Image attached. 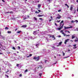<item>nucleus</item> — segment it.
<instances>
[{
    "label": "nucleus",
    "instance_id": "nucleus-56",
    "mask_svg": "<svg viewBox=\"0 0 78 78\" xmlns=\"http://www.w3.org/2000/svg\"><path fill=\"white\" fill-rule=\"evenodd\" d=\"M52 48H55V47H52Z\"/></svg>",
    "mask_w": 78,
    "mask_h": 78
},
{
    "label": "nucleus",
    "instance_id": "nucleus-30",
    "mask_svg": "<svg viewBox=\"0 0 78 78\" xmlns=\"http://www.w3.org/2000/svg\"><path fill=\"white\" fill-rule=\"evenodd\" d=\"M34 19L35 20H37V18L34 17Z\"/></svg>",
    "mask_w": 78,
    "mask_h": 78
},
{
    "label": "nucleus",
    "instance_id": "nucleus-45",
    "mask_svg": "<svg viewBox=\"0 0 78 78\" xmlns=\"http://www.w3.org/2000/svg\"><path fill=\"white\" fill-rule=\"evenodd\" d=\"M18 48H19V49H20V46H18Z\"/></svg>",
    "mask_w": 78,
    "mask_h": 78
},
{
    "label": "nucleus",
    "instance_id": "nucleus-14",
    "mask_svg": "<svg viewBox=\"0 0 78 78\" xmlns=\"http://www.w3.org/2000/svg\"><path fill=\"white\" fill-rule=\"evenodd\" d=\"M23 28H25L27 27V25H23L22 26Z\"/></svg>",
    "mask_w": 78,
    "mask_h": 78
},
{
    "label": "nucleus",
    "instance_id": "nucleus-47",
    "mask_svg": "<svg viewBox=\"0 0 78 78\" xmlns=\"http://www.w3.org/2000/svg\"><path fill=\"white\" fill-rule=\"evenodd\" d=\"M38 11L39 12H41V10H38Z\"/></svg>",
    "mask_w": 78,
    "mask_h": 78
},
{
    "label": "nucleus",
    "instance_id": "nucleus-63",
    "mask_svg": "<svg viewBox=\"0 0 78 78\" xmlns=\"http://www.w3.org/2000/svg\"><path fill=\"white\" fill-rule=\"evenodd\" d=\"M77 12H78V7L77 8Z\"/></svg>",
    "mask_w": 78,
    "mask_h": 78
},
{
    "label": "nucleus",
    "instance_id": "nucleus-4",
    "mask_svg": "<svg viewBox=\"0 0 78 78\" xmlns=\"http://www.w3.org/2000/svg\"><path fill=\"white\" fill-rule=\"evenodd\" d=\"M69 40H70L68 39L65 40L64 42V44H67V42H69Z\"/></svg>",
    "mask_w": 78,
    "mask_h": 78
},
{
    "label": "nucleus",
    "instance_id": "nucleus-27",
    "mask_svg": "<svg viewBox=\"0 0 78 78\" xmlns=\"http://www.w3.org/2000/svg\"><path fill=\"white\" fill-rule=\"evenodd\" d=\"M74 22H75V21H74L73 20H72L71 21V23H74Z\"/></svg>",
    "mask_w": 78,
    "mask_h": 78
},
{
    "label": "nucleus",
    "instance_id": "nucleus-21",
    "mask_svg": "<svg viewBox=\"0 0 78 78\" xmlns=\"http://www.w3.org/2000/svg\"><path fill=\"white\" fill-rule=\"evenodd\" d=\"M72 9H73V8H72V7H71L70 9V10L71 11H72Z\"/></svg>",
    "mask_w": 78,
    "mask_h": 78
},
{
    "label": "nucleus",
    "instance_id": "nucleus-40",
    "mask_svg": "<svg viewBox=\"0 0 78 78\" xmlns=\"http://www.w3.org/2000/svg\"><path fill=\"white\" fill-rule=\"evenodd\" d=\"M19 66V64H17L16 65V66L17 67H18Z\"/></svg>",
    "mask_w": 78,
    "mask_h": 78
},
{
    "label": "nucleus",
    "instance_id": "nucleus-17",
    "mask_svg": "<svg viewBox=\"0 0 78 78\" xmlns=\"http://www.w3.org/2000/svg\"><path fill=\"white\" fill-rule=\"evenodd\" d=\"M41 4L38 5V8H40L41 7Z\"/></svg>",
    "mask_w": 78,
    "mask_h": 78
},
{
    "label": "nucleus",
    "instance_id": "nucleus-34",
    "mask_svg": "<svg viewBox=\"0 0 78 78\" xmlns=\"http://www.w3.org/2000/svg\"><path fill=\"white\" fill-rule=\"evenodd\" d=\"M42 15H38V17H42Z\"/></svg>",
    "mask_w": 78,
    "mask_h": 78
},
{
    "label": "nucleus",
    "instance_id": "nucleus-31",
    "mask_svg": "<svg viewBox=\"0 0 78 78\" xmlns=\"http://www.w3.org/2000/svg\"><path fill=\"white\" fill-rule=\"evenodd\" d=\"M76 48H77V47H73V48H74V49Z\"/></svg>",
    "mask_w": 78,
    "mask_h": 78
},
{
    "label": "nucleus",
    "instance_id": "nucleus-8",
    "mask_svg": "<svg viewBox=\"0 0 78 78\" xmlns=\"http://www.w3.org/2000/svg\"><path fill=\"white\" fill-rule=\"evenodd\" d=\"M75 37V35L74 34L73 35H72V39H74Z\"/></svg>",
    "mask_w": 78,
    "mask_h": 78
},
{
    "label": "nucleus",
    "instance_id": "nucleus-33",
    "mask_svg": "<svg viewBox=\"0 0 78 78\" xmlns=\"http://www.w3.org/2000/svg\"><path fill=\"white\" fill-rule=\"evenodd\" d=\"M70 56H68V57H65L64 58V59L65 58H69V57Z\"/></svg>",
    "mask_w": 78,
    "mask_h": 78
},
{
    "label": "nucleus",
    "instance_id": "nucleus-52",
    "mask_svg": "<svg viewBox=\"0 0 78 78\" xmlns=\"http://www.w3.org/2000/svg\"><path fill=\"white\" fill-rule=\"evenodd\" d=\"M67 8H69V5H67Z\"/></svg>",
    "mask_w": 78,
    "mask_h": 78
},
{
    "label": "nucleus",
    "instance_id": "nucleus-44",
    "mask_svg": "<svg viewBox=\"0 0 78 78\" xmlns=\"http://www.w3.org/2000/svg\"><path fill=\"white\" fill-rule=\"evenodd\" d=\"M30 55H28V56H27V58H30Z\"/></svg>",
    "mask_w": 78,
    "mask_h": 78
},
{
    "label": "nucleus",
    "instance_id": "nucleus-12",
    "mask_svg": "<svg viewBox=\"0 0 78 78\" xmlns=\"http://www.w3.org/2000/svg\"><path fill=\"white\" fill-rule=\"evenodd\" d=\"M62 41L60 42L59 43V45H61L62 44Z\"/></svg>",
    "mask_w": 78,
    "mask_h": 78
},
{
    "label": "nucleus",
    "instance_id": "nucleus-62",
    "mask_svg": "<svg viewBox=\"0 0 78 78\" xmlns=\"http://www.w3.org/2000/svg\"><path fill=\"white\" fill-rule=\"evenodd\" d=\"M76 2L78 3V0H76Z\"/></svg>",
    "mask_w": 78,
    "mask_h": 78
},
{
    "label": "nucleus",
    "instance_id": "nucleus-37",
    "mask_svg": "<svg viewBox=\"0 0 78 78\" xmlns=\"http://www.w3.org/2000/svg\"><path fill=\"white\" fill-rule=\"evenodd\" d=\"M58 12H61V10L60 9L58 10Z\"/></svg>",
    "mask_w": 78,
    "mask_h": 78
},
{
    "label": "nucleus",
    "instance_id": "nucleus-50",
    "mask_svg": "<svg viewBox=\"0 0 78 78\" xmlns=\"http://www.w3.org/2000/svg\"><path fill=\"white\" fill-rule=\"evenodd\" d=\"M27 19V18H24L23 20H25V19Z\"/></svg>",
    "mask_w": 78,
    "mask_h": 78
},
{
    "label": "nucleus",
    "instance_id": "nucleus-32",
    "mask_svg": "<svg viewBox=\"0 0 78 78\" xmlns=\"http://www.w3.org/2000/svg\"><path fill=\"white\" fill-rule=\"evenodd\" d=\"M32 54H30L29 55V56L30 57H31L32 56Z\"/></svg>",
    "mask_w": 78,
    "mask_h": 78
},
{
    "label": "nucleus",
    "instance_id": "nucleus-1",
    "mask_svg": "<svg viewBox=\"0 0 78 78\" xmlns=\"http://www.w3.org/2000/svg\"><path fill=\"white\" fill-rule=\"evenodd\" d=\"M39 56H38L37 57H34L33 58L34 59L35 61H37L39 60Z\"/></svg>",
    "mask_w": 78,
    "mask_h": 78
},
{
    "label": "nucleus",
    "instance_id": "nucleus-64",
    "mask_svg": "<svg viewBox=\"0 0 78 78\" xmlns=\"http://www.w3.org/2000/svg\"><path fill=\"white\" fill-rule=\"evenodd\" d=\"M68 51H70V50H68Z\"/></svg>",
    "mask_w": 78,
    "mask_h": 78
},
{
    "label": "nucleus",
    "instance_id": "nucleus-10",
    "mask_svg": "<svg viewBox=\"0 0 78 78\" xmlns=\"http://www.w3.org/2000/svg\"><path fill=\"white\" fill-rule=\"evenodd\" d=\"M39 68H40V69H42V66L40 65L39 66V67L37 68V69H39Z\"/></svg>",
    "mask_w": 78,
    "mask_h": 78
},
{
    "label": "nucleus",
    "instance_id": "nucleus-6",
    "mask_svg": "<svg viewBox=\"0 0 78 78\" xmlns=\"http://www.w3.org/2000/svg\"><path fill=\"white\" fill-rule=\"evenodd\" d=\"M62 34H63L64 36H66V37H67V36H69L70 35H67L65 34H64V32L62 33Z\"/></svg>",
    "mask_w": 78,
    "mask_h": 78
},
{
    "label": "nucleus",
    "instance_id": "nucleus-46",
    "mask_svg": "<svg viewBox=\"0 0 78 78\" xmlns=\"http://www.w3.org/2000/svg\"><path fill=\"white\" fill-rule=\"evenodd\" d=\"M75 22H76L77 23V22H78V21L77 20H75Z\"/></svg>",
    "mask_w": 78,
    "mask_h": 78
},
{
    "label": "nucleus",
    "instance_id": "nucleus-23",
    "mask_svg": "<svg viewBox=\"0 0 78 78\" xmlns=\"http://www.w3.org/2000/svg\"><path fill=\"white\" fill-rule=\"evenodd\" d=\"M5 30H8V27H5Z\"/></svg>",
    "mask_w": 78,
    "mask_h": 78
},
{
    "label": "nucleus",
    "instance_id": "nucleus-5",
    "mask_svg": "<svg viewBox=\"0 0 78 78\" xmlns=\"http://www.w3.org/2000/svg\"><path fill=\"white\" fill-rule=\"evenodd\" d=\"M64 27L65 28V30H67V29H68V28H73V27L72 26H71L69 27Z\"/></svg>",
    "mask_w": 78,
    "mask_h": 78
},
{
    "label": "nucleus",
    "instance_id": "nucleus-41",
    "mask_svg": "<svg viewBox=\"0 0 78 78\" xmlns=\"http://www.w3.org/2000/svg\"><path fill=\"white\" fill-rule=\"evenodd\" d=\"M73 46H74V47H76V45L74 44L73 45Z\"/></svg>",
    "mask_w": 78,
    "mask_h": 78
},
{
    "label": "nucleus",
    "instance_id": "nucleus-59",
    "mask_svg": "<svg viewBox=\"0 0 78 78\" xmlns=\"http://www.w3.org/2000/svg\"><path fill=\"white\" fill-rule=\"evenodd\" d=\"M13 54L14 55H16V53H13Z\"/></svg>",
    "mask_w": 78,
    "mask_h": 78
},
{
    "label": "nucleus",
    "instance_id": "nucleus-39",
    "mask_svg": "<svg viewBox=\"0 0 78 78\" xmlns=\"http://www.w3.org/2000/svg\"><path fill=\"white\" fill-rule=\"evenodd\" d=\"M38 45H39V44H37L36 45V47H37Z\"/></svg>",
    "mask_w": 78,
    "mask_h": 78
},
{
    "label": "nucleus",
    "instance_id": "nucleus-60",
    "mask_svg": "<svg viewBox=\"0 0 78 78\" xmlns=\"http://www.w3.org/2000/svg\"><path fill=\"white\" fill-rule=\"evenodd\" d=\"M58 56H60L61 55H58Z\"/></svg>",
    "mask_w": 78,
    "mask_h": 78
},
{
    "label": "nucleus",
    "instance_id": "nucleus-9",
    "mask_svg": "<svg viewBox=\"0 0 78 78\" xmlns=\"http://www.w3.org/2000/svg\"><path fill=\"white\" fill-rule=\"evenodd\" d=\"M64 22V21L63 20H62L61 21V22L60 23V26H62V23H63V22Z\"/></svg>",
    "mask_w": 78,
    "mask_h": 78
},
{
    "label": "nucleus",
    "instance_id": "nucleus-11",
    "mask_svg": "<svg viewBox=\"0 0 78 78\" xmlns=\"http://www.w3.org/2000/svg\"><path fill=\"white\" fill-rule=\"evenodd\" d=\"M6 13H10V14H11L13 13L11 11V12H6Z\"/></svg>",
    "mask_w": 78,
    "mask_h": 78
},
{
    "label": "nucleus",
    "instance_id": "nucleus-53",
    "mask_svg": "<svg viewBox=\"0 0 78 78\" xmlns=\"http://www.w3.org/2000/svg\"><path fill=\"white\" fill-rule=\"evenodd\" d=\"M51 19H50L49 20V22H51Z\"/></svg>",
    "mask_w": 78,
    "mask_h": 78
},
{
    "label": "nucleus",
    "instance_id": "nucleus-15",
    "mask_svg": "<svg viewBox=\"0 0 78 78\" xmlns=\"http://www.w3.org/2000/svg\"><path fill=\"white\" fill-rule=\"evenodd\" d=\"M76 39H77L75 40V42H78V38H76Z\"/></svg>",
    "mask_w": 78,
    "mask_h": 78
},
{
    "label": "nucleus",
    "instance_id": "nucleus-19",
    "mask_svg": "<svg viewBox=\"0 0 78 78\" xmlns=\"http://www.w3.org/2000/svg\"><path fill=\"white\" fill-rule=\"evenodd\" d=\"M9 34L10 33H11V31H8L7 32Z\"/></svg>",
    "mask_w": 78,
    "mask_h": 78
},
{
    "label": "nucleus",
    "instance_id": "nucleus-25",
    "mask_svg": "<svg viewBox=\"0 0 78 78\" xmlns=\"http://www.w3.org/2000/svg\"><path fill=\"white\" fill-rule=\"evenodd\" d=\"M62 53L63 54V55L64 56V55H65V53H64V52H63V51H62Z\"/></svg>",
    "mask_w": 78,
    "mask_h": 78
},
{
    "label": "nucleus",
    "instance_id": "nucleus-29",
    "mask_svg": "<svg viewBox=\"0 0 78 78\" xmlns=\"http://www.w3.org/2000/svg\"><path fill=\"white\" fill-rule=\"evenodd\" d=\"M39 75L40 76H42V73L39 74Z\"/></svg>",
    "mask_w": 78,
    "mask_h": 78
},
{
    "label": "nucleus",
    "instance_id": "nucleus-58",
    "mask_svg": "<svg viewBox=\"0 0 78 78\" xmlns=\"http://www.w3.org/2000/svg\"><path fill=\"white\" fill-rule=\"evenodd\" d=\"M65 6H67V5H67V4H65Z\"/></svg>",
    "mask_w": 78,
    "mask_h": 78
},
{
    "label": "nucleus",
    "instance_id": "nucleus-55",
    "mask_svg": "<svg viewBox=\"0 0 78 78\" xmlns=\"http://www.w3.org/2000/svg\"><path fill=\"white\" fill-rule=\"evenodd\" d=\"M68 33H70V31H68V32H67Z\"/></svg>",
    "mask_w": 78,
    "mask_h": 78
},
{
    "label": "nucleus",
    "instance_id": "nucleus-61",
    "mask_svg": "<svg viewBox=\"0 0 78 78\" xmlns=\"http://www.w3.org/2000/svg\"><path fill=\"white\" fill-rule=\"evenodd\" d=\"M17 29L16 28V30H15V31H17Z\"/></svg>",
    "mask_w": 78,
    "mask_h": 78
},
{
    "label": "nucleus",
    "instance_id": "nucleus-22",
    "mask_svg": "<svg viewBox=\"0 0 78 78\" xmlns=\"http://www.w3.org/2000/svg\"><path fill=\"white\" fill-rule=\"evenodd\" d=\"M5 76H6L7 78H9V76L8 75L5 74Z\"/></svg>",
    "mask_w": 78,
    "mask_h": 78
},
{
    "label": "nucleus",
    "instance_id": "nucleus-42",
    "mask_svg": "<svg viewBox=\"0 0 78 78\" xmlns=\"http://www.w3.org/2000/svg\"><path fill=\"white\" fill-rule=\"evenodd\" d=\"M58 37H61V35H59V36H58Z\"/></svg>",
    "mask_w": 78,
    "mask_h": 78
},
{
    "label": "nucleus",
    "instance_id": "nucleus-13",
    "mask_svg": "<svg viewBox=\"0 0 78 78\" xmlns=\"http://www.w3.org/2000/svg\"><path fill=\"white\" fill-rule=\"evenodd\" d=\"M52 38H54L53 40H55V36L54 35L52 36Z\"/></svg>",
    "mask_w": 78,
    "mask_h": 78
},
{
    "label": "nucleus",
    "instance_id": "nucleus-2",
    "mask_svg": "<svg viewBox=\"0 0 78 78\" xmlns=\"http://www.w3.org/2000/svg\"><path fill=\"white\" fill-rule=\"evenodd\" d=\"M64 23H63L62 25L60 27H59L57 29H56V30H60L62 28H63V26H64Z\"/></svg>",
    "mask_w": 78,
    "mask_h": 78
},
{
    "label": "nucleus",
    "instance_id": "nucleus-57",
    "mask_svg": "<svg viewBox=\"0 0 78 78\" xmlns=\"http://www.w3.org/2000/svg\"><path fill=\"white\" fill-rule=\"evenodd\" d=\"M72 76H74V74H72Z\"/></svg>",
    "mask_w": 78,
    "mask_h": 78
},
{
    "label": "nucleus",
    "instance_id": "nucleus-24",
    "mask_svg": "<svg viewBox=\"0 0 78 78\" xmlns=\"http://www.w3.org/2000/svg\"><path fill=\"white\" fill-rule=\"evenodd\" d=\"M35 13H36L37 14H39V12H38L36 11H35Z\"/></svg>",
    "mask_w": 78,
    "mask_h": 78
},
{
    "label": "nucleus",
    "instance_id": "nucleus-20",
    "mask_svg": "<svg viewBox=\"0 0 78 78\" xmlns=\"http://www.w3.org/2000/svg\"><path fill=\"white\" fill-rule=\"evenodd\" d=\"M60 33H62H62H64L63 32V30H61L60 31Z\"/></svg>",
    "mask_w": 78,
    "mask_h": 78
},
{
    "label": "nucleus",
    "instance_id": "nucleus-54",
    "mask_svg": "<svg viewBox=\"0 0 78 78\" xmlns=\"http://www.w3.org/2000/svg\"><path fill=\"white\" fill-rule=\"evenodd\" d=\"M2 1L3 2H5V1H4V0H2Z\"/></svg>",
    "mask_w": 78,
    "mask_h": 78
},
{
    "label": "nucleus",
    "instance_id": "nucleus-16",
    "mask_svg": "<svg viewBox=\"0 0 78 78\" xmlns=\"http://www.w3.org/2000/svg\"><path fill=\"white\" fill-rule=\"evenodd\" d=\"M16 33H21V31H17Z\"/></svg>",
    "mask_w": 78,
    "mask_h": 78
},
{
    "label": "nucleus",
    "instance_id": "nucleus-28",
    "mask_svg": "<svg viewBox=\"0 0 78 78\" xmlns=\"http://www.w3.org/2000/svg\"><path fill=\"white\" fill-rule=\"evenodd\" d=\"M12 49H13V50H16V48H15L14 47H13Z\"/></svg>",
    "mask_w": 78,
    "mask_h": 78
},
{
    "label": "nucleus",
    "instance_id": "nucleus-49",
    "mask_svg": "<svg viewBox=\"0 0 78 78\" xmlns=\"http://www.w3.org/2000/svg\"><path fill=\"white\" fill-rule=\"evenodd\" d=\"M76 13V11L75 10V11H74V14H75Z\"/></svg>",
    "mask_w": 78,
    "mask_h": 78
},
{
    "label": "nucleus",
    "instance_id": "nucleus-18",
    "mask_svg": "<svg viewBox=\"0 0 78 78\" xmlns=\"http://www.w3.org/2000/svg\"><path fill=\"white\" fill-rule=\"evenodd\" d=\"M48 2H49V3H50L51 2V0H47Z\"/></svg>",
    "mask_w": 78,
    "mask_h": 78
},
{
    "label": "nucleus",
    "instance_id": "nucleus-48",
    "mask_svg": "<svg viewBox=\"0 0 78 78\" xmlns=\"http://www.w3.org/2000/svg\"><path fill=\"white\" fill-rule=\"evenodd\" d=\"M39 19H40V20H43V19L42 18H40Z\"/></svg>",
    "mask_w": 78,
    "mask_h": 78
},
{
    "label": "nucleus",
    "instance_id": "nucleus-35",
    "mask_svg": "<svg viewBox=\"0 0 78 78\" xmlns=\"http://www.w3.org/2000/svg\"><path fill=\"white\" fill-rule=\"evenodd\" d=\"M60 21H61V20H57V22H58V23L60 22Z\"/></svg>",
    "mask_w": 78,
    "mask_h": 78
},
{
    "label": "nucleus",
    "instance_id": "nucleus-36",
    "mask_svg": "<svg viewBox=\"0 0 78 78\" xmlns=\"http://www.w3.org/2000/svg\"><path fill=\"white\" fill-rule=\"evenodd\" d=\"M19 76L20 77H21L22 76V74H20Z\"/></svg>",
    "mask_w": 78,
    "mask_h": 78
},
{
    "label": "nucleus",
    "instance_id": "nucleus-51",
    "mask_svg": "<svg viewBox=\"0 0 78 78\" xmlns=\"http://www.w3.org/2000/svg\"><path fill=\"white\" fill-rule=\"evenodd\" d=\"M0 55H3V54L1 52H0Z\"/></svg>",
    "mask_w": 78,
    "mask_h": 78
},
{
    "label": "nucleus",
    "instance_id": "nucleus-7",
    "mask_svg": "<svg viewBox=\"0 0 78 78\" xmlns=\"http://www.w3.org/2000/svg\"><path fill=\"white\" fill-rule=\"evenodd\" d=\"M37 33H38V32H37V31H34L33 34H34L35 35L36 34H37Z\"/></svg>",
    "mask_w": 78,
    "mask_h": 78
},
{
    "label": "nucleus",
    "instance_id": "nucleus-43",
    "mask_svg": "<svg viewBox=\"0 0 78 78\" xmlns=\"http://www.w3.org/2000/svg\"><path fill=\"white\" fill-rule=\"evenodd\" d=\"M55 26H58V25L56 23H55Z\"/></svg>",
    "mask_w": 78,
    "mask_h": 78
},
{
    "label": "nucleus",
    "instance_id": "nucleus-26",
    "mask_svg": "<svg viewBox=\"0 0 78 78\" xmlns=\"http://www.w3.org/2000/svg\"><path fill=\"white\" fill-rule=\"evenodd\" d=\"M28 72V69H26L25 71V72Z\"/></svg>",
    "mask_w": 78,
    "mask_h": 78
},
{
    "label": "nucleus",
    "instance_id": "nucleus-38",
    "mask_svg": "<svg viewBox=\"0 0 78 78\" xmlns=\"http://www.w3.org/2000/svg\"><path fill=\"white\" fill-rule=\"evenodd\" d=\"M47 62V60H45V63H46Z\"/></svg>",
    "mask_w": 78,
    "mask_h": 78
},
{
    "label": "nucleus",
    "instance_id": "nucleus-3",
    "mask_svg": "<svg viewBox=\"0 0 78 78\" xmlns=\"http://www.w3.org/2000/svg\"><path fill=\"white\" fill-rule=\"evenodd\" d=\"M57 17H56L57 19H61V16L60 15L57 14Z\"/></svg>",
    "mask_w": 78,
    "mask_h": 78
}]
</instances>
